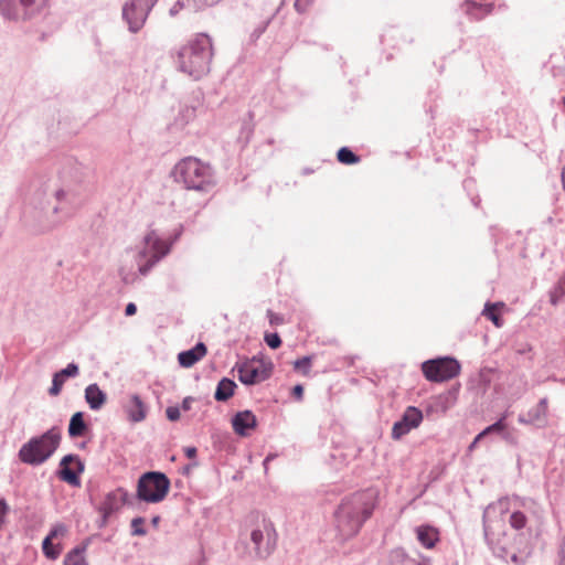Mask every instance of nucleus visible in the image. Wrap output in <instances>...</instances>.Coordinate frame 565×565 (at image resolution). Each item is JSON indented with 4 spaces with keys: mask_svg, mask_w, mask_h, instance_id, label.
I'll return each instance as SVG.
<instances>
[{
    "mask_svg": "<svg viewBox=\"0 0 565 565\" xmlns=\"http://www.w3.org/2000/svg\"><path fill=\"white\" fill-rule=\"evenodd\" d=\"M83 167L73 157L64 160L57 182L44 185L45 203H41L36 231L53 230L63 218L68 217L79 203L78 185L83 181Z\"/></svg>",
    "mask_w": 565,
    "mask_h": 565,
    "instance_id": "obj_1",
    "label": "nucleus"
},
{
    "mask_svg": "<svg viewBox=\"0 0 565 565\" xmlns=\"http://www.w3.org/2000/svg\"><path fill=\"white\" fill-rule=\"evenodd\" d=\"M376 505L373 490L358 491L344 497L334 511L335 527L341 540L355 536Z\"/></svg>",
    "mask_w": 565,
    "mask_h": 565,
    "instance_id": "obj_2",
    "label": "nucleus"
},
{
    "mask_svg": "<svg viewBox=\"0 0 565 565\" xmlns=\"http://www.w3.org/2000/svg\"><path fill=\"white\" fill-rule=\"evenodd\" d=\"M213 56L212 38L198 33L177 51V68L193 81H200L210 73Z\"/></svg>",
    "mask_w": 565,
    "mask_h": 565,
    "instance_id": "obj_3",
    "label": "nucleus"
},
{
    "mask_svg": "<svg viewBox=\"0 0 565 565\" xmlns=\"http://www.w3.org/2000/svg\"><path fill=\"white\" fill-rule=\"evenodd\" d=\"M62 440L60 426H52L41 435L31 437L18 452L22 463L38 467L46 462L57 450Z\"/></svg>",
    "mask_w": 565,
    "mask_h": 565,
    "instance_id": "obj_4",
    "label": "nucleus"
},
{
    "mask_svg": "<svg viewBox=\"0 0 565 565\" xmlns=\"http://www.w3.org/2000/svg\"><path fill=\"white\" fill-rule=\"evenodd\" d=\"M172 175L174 181L186 190L207 192L214 185L212 168L193 157L179 161L172 170Z\"/></svg>",
    "mask_w": 565,
    "mask_h": 565,
    "instance_id": "obj_5",
    "label": "nucleus"
},
{
    "mask_svg": "<svg viewBox=\"0 0 565 565\" xmlns=\"http://www.w3.org/2000/svg\"><path fill=\"white\" fill-rule=\"evenodd\" d=\"M181 233L182 227L173 234L169 242H164L158 237L154 231L149 232L143 237L146 247L140 250L137 256L138 271L140 275H148L153 266L170 253L172 245L179 239Z\"/></svg>",
    "mask_w": 565,
    "mask_h": 565,
    "instance_id": "obj_6",
    "label": "nucleus"
},
{
    "mask_svg": "<svg viewBox=\"0 0 565 565\" xmlns=\"http://www.w3.org/2000/svg\"><path fill=\"white\" fill-rule=\"evenodd\" d=\"M170 487V479L164 472L146 471L137 481L136 498L146 503H159L166 499Z\"/></svg>",
    "mask_w": 565,
    "mask_h": 565,
    "instance_id": "obj_7",
    "label": "nucleus"
},
{
    "mask_svg": "<svg viewBox=\"0 0 565 565\" xmlns=\"http://www.w3.org/2000/svg\"><path fill=\"white\" fill-rule=\"evenodd\" d=\"M274 370L271 361H265L262 358L253 356L243 362H236L233 371L237 372L238 381L246 386H254L268 380Z\"/></svg>",
    "mask_w": 565,
    "mask_h": 565,
    "instance_id": "obj_8",
    "label": "nucleus"
},
{
    "mask_svg": "<svg viewBox=\"0 0 565 565\" xmlns=\"http://www.w3.org/2000/svg\"><path fill=\"white\" fill-rule=\"evenodd\" d=\"M277 532L274 523L266 518L250 532V542L254 545L257 558L266 559L277 546Z\"/></svg>",
    "mask_w": 565,
    "mask_h": 565,
    "instance_id": "obj_9",
    "label": "nucleus"
},
{
    "mask_svg": "<svg viewBox=\"0 0 565 565\" xmlns=\"http://www.w3.org/2000/svg\"><path fill=\"white\" fill-rule=\"evenodd\" d=\"M460 363L451 356H440L422 363L424 376L436 383H441L456 377L460 373Z\"/></svg>",
    "mask_w": 565,
    "mask_h": 565,
    "instance_id": "obj_10",
    "label": "nucleus"
},
{
    "mask_svg": "<svg viewBox=\"0 0 565 565\" xmlns=\"http://www.w3.org/2000/svg\"><path fill=\"white\" fill-rule=\"evenodd\" d=\"M156 4L154 0H127L121 8V19L127 24L128 31L138 33Z\"/></svg>",
    "mask_w": 565,
    "mask_h": 565,
    "instance_id": "obj_11",
    "label": "nucleus"
},
{
    "mask_svg": "<svg viewBox=\"0 0 565 565\" xmlns=\"http://www.w3.org/2000/svg\"><path fill=\"white\" fill-rule=\"evenodd\" d=\"M509 510V499L500 498L495 502L489 503L483 510L482 526L484 540L488 544H492L495 536V529L503 524V514Z\"/></svg>",
    "mask_w": 565,
    "mask_h": 565,
    "instance_id": "obj_12",
    "label": "nucleus"
},
{
    "mask_svg": "<svg viewBox=\"0 0 565 565\" xmlns=\"http://www.w3.org/2000/svg\"><path fill=\"white\" fill-rule=\"evenodd\" d=\"M84 470L85 465L79 456L68 454L61 459L58 469L56 470V476L61 481L66 482L72 487H79L81 475Z\"/></svg>",
    "mask_w": 565,
    "mask_h": 565,
    "instance_id": "obj_13",
    "label": "nucleus"
},
{
    "mask_svg": "<svg viewBox=\"0 0 565 565\" xmlns=\"http://www.w3.org/2000/svg\"><path fill=\"white\" fill-rule=\"evenodd\" d=\"M423 412L416 406H407L401 418L396 420L392 428V438L401 439L412 429L417 428L423 422Z\"/></svg>",
    "mask_w": 565,
    "mask_h": 565,
    "instance_id": "obj_14",
    "label": "nucleus"
},
{
    "mask_svg": "<svg viewBox=\"0 0 565 565\" xmlns=\"http://www.w3.org/2000/svg\"><path fill=\"white\" fill-rule=\"evenodd\" d=\"M35 0H0V14L11 21L29 20Z\"/></svg>",
    "mask_w": 565,
    "mask_h": 565,
    "instance_id": "obj_15",
    "label": "nucleus"
},
{
    "mask_svg": "<svg viewBox=\"0 0 565 565\" xmlns=\"http://www.w3.org/2000/svg\"><path fill=\"white\" fill-rule=\"evenodd\" d=\"M547 413L548 399L547 397H543L525 414H520L518 422L522 425H533L537 428H544L547 425Z\"/></svg>",
    "mask_w": 565,
    "mask_h": 565,
    "instance_id": "obj_16",
    "label": "nucleus"
},
{
    "mask_svg": "<svg viewBox=\"0 0 565 565\" xmlns=\"http://www.w3.org/2000/svg\"><path fill=\"white\" fill-rule=\"evenodd\" d=\"M128 492L122 488H118L116 491L108 492L104 500L95 507V510L99 514L111 516L115 512L120 509L121 503L127 502Z\"/></svg>",
    "mask_w": 565,
    "mask_h": 565,
    "instance_id": "obj_17",
    "label": "nucleus"
},
{
    "mask_svg": "<svg viewBox=\"0 0 565 565\" xmlns=\"http://www.w3.org/2000/svg\"><path fill=\"white\" fill-rule=\"evenodd\" d=\"M67 532V527L57 523L51 527L46 536L42 541V552L43 555L51 561H55L58 558L62 552V546L60 544H54L53 540L60 535H64Z\"/></svg>",
    "mask_w": 565,
    "mask_h": 565,
    "instance_id": "obj_18",
    "label": "nucleus"
},
{
    "mask_svg": "<svg viewBox=\"0 0 565 565\" xmlns=\"http://www.w3.org/2000/svg\"><path fill=\"white\" fill-rule=\"evenodd\" d=\"M233 430L241 437L249 435L250 430L257 427V417L249 411H239L235 413L231 419Z\"/></svg>",
    "mask_w": 565,
    "mask_h": 565,
    "instance_id": "obj_19",
    "label": "nucleus"
},
{
    "mask_svg": "<svg viewBox=\"0 0 565 565\" xmlns=\"http://www.w3.org/2000/svg\"><path fill=\"white\" fill-rule=\"evenodd\" d=\"M388 565H428V559L420 554L411 555L403 547H395L387 555Z\"/></svg>",
    "mask_w": 565,
    "mask_h": 565,
    "instance_id": "obj_20",
    "label": "nucleus"
},
{
    "mask_svg": "<svg viewBox=\"0 0 565 565\" xmlns=\"http://www.w3.org/2000/svg\"><path fill=\"white\" fill-rule=\"evenodd\" d=\"M79 373V366L75 362L68 363L64 369L55 372L52 376V385L49 388V394L51 396H57L65 383V381L70 377H75Z\"/></svg>",
    "mask_w": 565,
    "mask_h": 565,
    "instance_id": "obj_21",
    "label": "nucleus"
},
{
    "mask_svg": "<svg viewBox=\"0 0 565 565\" xmlns=\"http://www.w3.org/2000/svg\"><path fill=\"white\" fill-rule=\"evenodd\" d=\"M127 417L132 423L142 422L148 412V407L138 394L130 395L128 402L124 406Z\"/></svg>",
    "mask_w": 565,
    "mask_h": 565,
    "instance_id": "obj_22",
    "label": "nucleus"
},
{
    "mask_svg": "<svg viewBox=\"0 0 565 565\" xmlns=\"http://www.w3.org/2000/svg\"><path fill=\"white\" fill-rule=\"evenodd\" d=\"M460 8L470 19L479 21L492 13L494 3H479L475 0H466Z\"/></svg>",
    "mask_w": 565,
    "mask_h": 565,
    "instance_id": "obj_23",
    "label": "nucleus"
},
{
    "mask_svg": "<svg viewBox=\"0 0 565 565\" xmlns=\"http://www.w3.org/2000/svg\"><path fill=\"white\" fill-rule=\"evenodd\" d=\"M84 398L88 407L97 412L104 407L107 402V394L104 392L97 383H92L86 386L84 391Z\"/></svg>",
    "mask_w": 565,
    "mask_h": 565,
    "instance_id": "obj_24",
    "label": "nucleus"
},
{
    "mask_svg": "<svg viewBox=\"0 0 565 565\" xmlns=\"http://www.w3.org/2000/svg\"><path fill=\"white\" fill-rule=\"evenodd\" d=\"M207 352L203 342H198L189 350L181 351L178 354V362L182 367H191L199 362Z\"/></svg>",
    "mask_w": 565,
    "mask_h": 565,
    "instance_id": "obj_25",
    "label": "nucleus"
},
{
    "mask_svg": "<svg viewBox=\"0 0 565 565\" xmlns=\"http://www.w3.org/2000/svg\"><path fill=\"white\" fill-rule=\"evenodd\" d=\"M85 416L84 412H76L71 416L67 427L70 438L84 437L90 433V425L85 420Z\"/></svg>",
    "mask_w": 565,
    "mask_h": 565,
    "instance_id": "obj_26",
    "label": "nucleus"
},
{
    "mask_svg": "<svg viewBox=\"0 0 565 565\" xmlns=\"http://www.w3.org/2000/svg\"><path fill=\"white\" fill-rule=\"evenodd\" d=\"M416 537L418 542L425 548L435 547L436 543L439 542V531L437 527L429 524H422L415 529Z\"/></svg>",
    "mask_w": 565,
    "mask_h": 565,
    "instance_id": "obj_27",
    "label": "nucleus"
},
{
    "mask_svg": "<svg viewBox=\"0 0 565 565\" xmlns=\"http://www.w3.org/2000/svg\"><path fill=\"white\" fill-rule=\"evenodd\" d=\"M90 544V539H85L82 543L70 550L63 561V565H88L85 553Z\"/></svg>",
    "mask_w": 565,
    "mask_h": 565,
    "instance_id": "obj_28",
    "label": "nucleus"
},
{
    "mask_svg": "<svg viewBox=\"0 0 565 565\" xmlns=\"http://www.w3.org/2000/svg\"><path fill=\"white\" fill-rule=\"evenodd\" d=\"M236 388L237 384L234 380L230 377H222L216 385L214 399L216 402L225 403L235 394Z\"/></svg>",
    "mask_w": 565,
    "mask_h": 565,
    "instance_id": "obj_29",
    "label": "nucleus"
},
{
    "mask_svg": "<svg viewBox=\"0 0 565 565\" xmlns=\"http://www.w3.org/2000/svg\"><path fill=\"white\" fill-rule=\"evenodd\" d=\"M503 306V302L487 301L482 310V315L488 318L495 327L500 328L503 324V319L500 313L494 311L495 307Z\"/></svg>",
    "mask_w": 565,
    "mask_h": 565,
    "instance_id": "obj_30",
    "label": "nucleus"
},
{
    "mask_svg": "<svg viewBox=\"0 0 565 565\" xmlns=\"http://www.w3.org/2000/svg\"><path fill=\"white\" fill-rule=\"evenodd\" d=\"M337 159L340 163L351 166L359 163L361 158L351 148L343 146L337 152Z\"/></svg>",
    "mask_w": 565,
    "mask_h": 565,
    "instance_id": "obj_31",
    "label": "nucleus"
},
{
    "mask_svg": "<svg viewBox=\"0 0 565 565\" xmlns=\"http://www.w3.org/2000/svg\"><path fill=\"white\" fill-rule=\"evenodd\" d=\"M510 525L515 530H522L527 522L526 515L522 511H514L509 519Z\"/></svg>",
    "mask_w": 565,
    "mask_h": 565,
    "instance_id": "obj_32",
    "label": "nucleus"
},
{
    "mask_svg": "<svg viewBox=\"0 0 565 565\" xmlns=\"http://www.w3.org/2000/svg\"><path fill=\"white\" fill-rule=\"evenodd\" d=\"M145 518L136 516L131 520V535L132 536H145L147 534V530L145 527Z\"/></svg>",
    "mask_w": 565,
    "mask_h": 565,
    "instance_id": "obj_33",
    "label": "nucleus"
},
{
    "mask_svg": "<svg viewBox=\"0 0 565 565\" xmlns=\"http://www.w3.org/2000/svg\"><path fill=\"white\" fill-rule=\"evenodd\" d=\"M312 358L310 355H305L300 359H297L294 362L295 371L301 372L303 375H307L311 367Z\"/></svg>",
    "mask_w": 565,
    "mask_h": 565,
    "instance_id": "obj_34",
    "label": "nucleus"
},
{
    "mask_svg": "<svg viewBox=\"0 0 565 565\" xmlns=\"http://www.w3.org/2000/svg\"><path fill=\"white\" fill-rule=\"evenodd\" d=\"M500 437L511 446H518L519 445V438L516 435V430L514 428H508V426L503 427V430L501 431Z\"/></svg>",
    "mask_w": 565,
    "mask_h": 565,
    "instance_id": "obj_35",
    "label": "nucleus"
},
{
    "mask_svg": "<svg viewBox=\"0 0 565 565\" xmlns=\"http://www.w3.org/2000/svg\"><path fill=\"white\" fill-rule=\"evenodd\" d=\"M181 9H188L193 12L201 10V9H194L191 6H189V0H177V2L170 8L169 14L171 17H175Z\"/></svg>",
    "mask_w": 565,
    "mask_h": 565,
    "instance_id": "obj_36",
    "label": "nucleus"
},
{
    "mask_svg": "<svg viewBox=\"0 0 565 565\" xmlns=\"http://www.w3.org/2000/svg\"><path fill=\"white\" fill-rule=\"evenodd\" d=\"M265 343L273 350L280 348L282 341L277 332L265 333Z\"/></svg>",
    "mask_w": 565,
    "mask_h": 565,
    "instance_id": "obj_37",
    "label": "nucleus"
},
{
    "mask_svg": "<svg viewBox=\"0 0 565 565\" xmlns=\"http://www.w3.org/2000/svg\"><path fill=\"white\" fill-rule=\"evenodd\" d=\"M270 20L260 22L250 33L249 42L255 43L266 31Z\"/></svg>",
    "mask_w": 565,
    "mask_h": 565,
    "instance_id": "obj_38",
    "label": "nucleus"
},
{
    "mask_svg": "<svg viewBox=\"0 0 565 565\" xmlns=\"http://www.w3.org/2000/svg\"><path fill=\"white\" fill-rule=\"evenodd\" d=\"M503 427L504 426H502L501 422H494L481 430V436H490L492 434H498L500 436Z\"/></svg>",
    "mask_w": 565,
    "mask_h": 565,
    "instance_id": "obj_39",
    "label": "nucleus"
},
{
    "mask_svg": "<svg viewBox=\"0 0 565 565\" xmlns=\"http://www.w3.org/2000/svg\"><path fill=\"white\" fill-rule=\"evenodd\" d=\"M222 0H189V6L194 9H205L207 7L215 6Z\"/></svg>",
    "mask_w": 565,
    "mask_h": 565,
    "instance_id": "obj_40",
    "label": "nucleus"
},
{
    "mask_svg": "<svg viewBox=\"0 0 565 565\" xmlns=\"http://www.w3.org/2000/svg\"><path fill=\"white\" fill-rule=\"evenodd\" d=\"M254 131V126L250 122L244 121L241 128L239 139H245V142H248L249 137Z\"/></svg>",
    "mask_w": 565,
    "mask_h": 565,
    "instance_id": "obj_41",
    "label": "nucleus"
},
{
    "mask_svg": "<svg viewBox=\"0 0 565 565\" xmlns=\"http://www.w3.org/2000/svg\"><path fill=\"white\" fill-rule=\"evenodd\" d=\"M10 512V507L7 503L4 498H0V530L2 529L6 518L8 513Z\"/></svg>",
    "mask_w": 565,
    "mask_h": 565,
    "instance_id": "obj_42",
    "label": "nucleus"
},
{
    "mask_svg": "<svg viewBox=\"0 0 565 565\" xmlns=\"http://www.w3.org/2000/svg\"><path fill=\"white\" fill-rule=\"evenodd\" d=\"M166 416L170 422H177L180 419L181 413L179 406H169L166 409Z\"/></svg>",
    "mask_w": 565,
    "mask_h": 565,
    "instance_id": "obj_43",
    "label": "nucleus"
},
{
    "mask_svg": "<svg viewBox=\"0 0 565 565\" xmlns=\"http://www.w3.org/2000/svg\"><path fill=\"white\" fill-rule=\"evenodd\" d=\"M312 2L313 0H296L294 7L297 12L303 13L312 4Z\"/></svg>",
    "mask_w": 565,
    "mask_h": 565,
    "instance_id": "obj_44",
    "label": "nucleus"
},
{
    "mask_svg": "<svg viewBox=\"0 0 565 565\" xmlns=\"http://www.w3.org/2000/svg\"><path fill=\"white\" fill-rule=\"evenodd\" d=\"M303 386L301 384H296L292 388H291V396L296 399V401H302L303 398Z\"/></svg>",
    "mask_w": 565,
    "mask_h": 565,
    "instance_id": "obj_45",
    "label": "nucleus"
},
{
    "mask_svg": "<svg viewBox=\"0 0 565 565\" xmlns=\"http://www.w3.org/2000/svg\"><path fill=\"white\" fill-rule=\"evenodd\" d=\"M184 455L186 458L196 461L198 449L194 446H188L184 448Z\"/></svg>",
    "mask_w": 565,
    "mask_h": 565,
    "instance_id": "obj_46",
    "label": "nucleus"
},
{
    "mask_svg": "<svg viewBox=\"0 0 565 565\" xmlns=\"http://www.w3.org/2000/svg\"><path fill=\"white\" fill-rule=\"evenodd\" d=\"M194 402V398L192 396H186L183 398L180 409L184 412H189L192 407V403Z\"/></svg>",
    "mask_w": 565,
    "mask_h": 565,
    "instance_id": "obj_47",
    "label": "nucleus"
},
{
    "mask_svg": "<svg viewBox=\"0 0 565 565\" xmlns=\"http://www.w3.org/2000/svg\"><path fill=\"white\" fill-rule=\"evenodd\" d=\"M557 558L565 561V535L562 537V540L559 542Z\"/></svg>",
    "mask_w": 565,
    "mask_h": 565,
    "instance_id": "obj_48",
    "label": "nucleus"
},
{
    "mask_svg": "<svg viewBox=\"0 0 565 565\" xmlns=\"http://www.w3.org/2000/svg\"><path fill=\"white\" fill-rule=\"evenodd\" d=\"M137 312V306L136 303L134 302H129L126 305V308H125V315L127 317H131L134 316L135 313Z\"/></svg>",
    "mask_w": 565,
    "mask_h": 565,
    "instance_id": "obj_49",
    "label": "nucleus"
},
{
    "mask_svg": "<svg viewBox=\"0 0 565 565\" xmlns=\"http://www.w3.org/2000/svg\"><path fill=\"white\" fill-rule=\"evenodd\" d=\"M462 186L466 191H468V193H470V191H472L476 186V181L473 179H466L462 182Z\"/></svg>",
    "mask_w": 565,
    "mask_h": 565,
    "instance_id": "obj_50",
    "label": "nucleus"
},
{
    "mask_svg": "<svg viewBox=\"0 0 565 565\" xmlns=\"http://www.w3.org/2000/svg\"><path fill=\"white\" fill-rule=\"evenodd\" d=\"M109 521V516L100 514L99 519L96 521V525L99 530L104 529Z\"/></svg>",
    "mask_w": 565,
    "mask_h": 565,
    "instance_id": "obj_51",
    "label": "nucleus"
},
{
    "mask_svg": "<svg viewBox=\"0 0 565 565\" xmlns=\"http://www.w3.org/2000/svg\"><path fill=\"white\" fill-rule=\"evenodd\" d=\"M556 292H559V296H565V275L558 280Z\"/></svg>",
    "mask_w": 565,
    "mask_h": 565,
    "instance_id": "obj_52",
    "label": "nucleus"
},
{
    "mask_svg": "<svg viewBox=\"0 0 565 565\" xmlns=\"http://www.w3.org/2000/svg\"><path fill=\"white\" fill-rule=\"evenodd\" d=\"M564 296H559V292H556V286L554 287L553 291H551V303L552 305H557L558 301L563 298Z\"/></svg>",
    "mask_w": 565,
    "mask_h": 565,
    "instance_id": "obj_53",
    "label": "nucleus"
},
{
    "mask_svg": "<svg viewBox=\"0 0 565 565\" xmlns=\"http://www.w3.org/2000/svg\"><path fill=\"white\" fill-rule=\"evenodd\" d=\"M268 315L270 316V324H278L282 322V318L278 315H274L270 310H268Z\"/></svg>",
    "mask_w": 565,
    "mask_h": 565,
    "instance_id": "obj_54",
    "label": "nucleus"
},
{
    "mask_svg": "<svg viewBox=\"0 0 565 565\" xmlns=\"http://www.w3.org/2000/svg\"><path fill=\"white\" fill-rule=\"evenodd\" d=\"M508 416H509V412H508V411H505L504 413H502V414L500 415V417H499L495 422H501L502 426H508V425H507V418H508Z\"/></svg>",
    "mask_w": 565,
    "mask_h": 565,
    "instance_id": "obj_55",
    "label": "nucleus"
},
{
    "mask_svg": "<svg viewBox=\"0 0 565 565\" xmlns=\"http://www.w3.org/2000/svg\"><path fill=\"white\" fill-rule=\"evenodd\" d=\"M471 203L473 206L478 207L480 204V198L478 195L471 196Z\"/></svg>",
    "mask_w": 565,
    "mask_h": 565,
    "instance_id": "obj_56",
    "label": "nucleus"
},
{
    "mask_svg": "<svg viewBox=\"0 0 565 565\" xmlns=\"http://www.w3.org/2000/svg\"><path fill=\"white\" fill-rule=\"evenodd\" d=\"M199 463L198 461H192L191 463H189L185 468H184V472H189L191 470V468L193 467H196Z\"/></svg>",
    "mask_w": 565,
    "mask_h": 565,
    "instance_id": "obj_57",
    "label": "nucleus"
},
{
    "mask_svg": "<svg viewBox=\"0 0 565 565\" xmlns=\"http://www.w3.org/2000/svg\"><path fill=\"white\" fill-rule=\"evenodd\" d=\"M160 522V516L159 515H154L152 519H151V524L153 526H157Z\"/></svg>",
    "mask_w": 565,
    "mask_h": 565,
    "instance_id": "obj_58",
    "label": "nucleus"
},
{
    "mask_svg": "<svg viewBox=\"0 0 565 565\" xmlns=\"http://www.w3.org/2000/svg\"><path fill=\"white\" fill-rule=\"evenodd\" d=\"M487 436H481V431L475 437L473 444H478L480 440L486 438Z\"/></svg>",
    "mask_w": 565,
    "mask_h": 565,
    "instance_id": "obj_59",
    "label": "nucleus"
},
{
    "mask_svg": "<svg viewBox=\"0 0 565 565\" xmlns=\"http://www.w3.org/2000/svg\"><path fill=\"white\" fill-rule=\"evenodd\" d=\"M561 177H562V184H563V189H564V191H565V167H564V168H563V170H562V175H561Z\"/></svg>",
    "mask_w": 565,
    "mask_h": 565,
    "instance_id": "obj_60",
    "label": "nucleus"
},
{
    "mask_svg": "<svg viewBox=\"0 0 565 565\" xmlns=\"http://www.w3.org/2000/svg\"><path fill=\"white\" fill-rule=\"evenodd\" d=\"M122 280H124V282H126V284H129V282H131V281H132V279H129V277H128V276H125V277L122 278Z\"/></svg>",
    "mask_w": 565,
    "mask_h": 565,
    "instance_id": "obj_61",
    "label": "nucleus"
},
{
    "mask_svg": "<svg viewBox=\"0 0 565 565\" xmlns=\"http://www.w3.org/2000/svg\"><path fill=\"white\" fill-rule=\"evenodd\" d=\"M86 445H87V443H86V441H83V443H81L79 448H81V449H84V448H86Z\"/></svg>",
    "mask_w": 565,
    "mask_h": 565,
    "instance_id": "obj_62",
    "label": "nucleus"
},
{
    "mask_svg": "<svg viewBox=\"0 0 565 565\" xmlns=\"http://www.w3.org/2000/svg\"><path fill=\"white\" fill-rule=\"evenodd\" d=\"M477 446V444H473V441L470 444L469 446V449L472 450L475 447Z\"/></svg>",
    "mask_w": 565,
    "mask_h": 565,
    "instance_id": "obj_63",
    "label": "nucleus"
},
{
    "mask_svg": "<svg viewBox=\"0 0 565 565\" xmlns=\"http://www.w3.org/2000/svg\"><path fill=\"white\" fill-rule=\"evenodd\" d=\"M558 565H565V561L558 559Z\"/></svg>",
    "mask_w": 565,
    "mask_h": 565,
    "instance_id": "obj_64",
    "label": "nucleus"
}]
</instances>
